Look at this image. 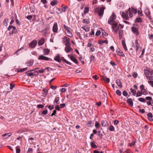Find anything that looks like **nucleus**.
<instances>
[{
  "mask_svg": "<svg viewBox=\"0 0 153 153\" xmlns=\"http://www.w3.org/2000/svg\"><path fill=\"white\" fill-rule=\"evenodd\" d=\"M130 18L132 17L133 16V15L131 12V11L130 10V8H129L128 9L125 13L123 12L122 14V16L123 17L125 18L126 20L128 19V17Z\"/></svg>",
  "mask_w": 153,
  "mask_h": 153,
  "instance_id": "1",
  "label": "nucleus"
},
{
  "mask_svg": "<svg viewBox=\"0 0 153 153\" xmlns=\"http://www.w3.org/2000/svg\"><path fill=\"white\" fill-rule=\"evenodd\" d=\"M116 16L114 12L112 13V15L109 19L108 21V23L109 24L111 25V22H113L114 21V20L116 19Z\"/></svg>",
  "mask_w": 153,
  "mask_h": 153,
  "instance_id": "2",
  "label": "nucleus"
},
{
  "mask_svg": "<svg viewBox=\"0 0 153 153\" xmlns=\"http://www.w3.org/2000/svg\"><path fill=\"white\" fill-rule=\"evenodd\" d=\"M63 39V43L65 44V45L71 46V44L70 42V39L67 37L65 36Z\"/></svg>",
  "mask_w": 153,
  "mask_h": 153,
  "instance_id": "3",
  "label": "nucleus"
},
{
  "mask_svg": "<svg viewBox=\"0 0 153 153\" xmlns=\"http://www.w3.org/2000/svg\"><path fill=\"white\" fill-rule=\"evenodd\" d=\"M37 43L36 40H34L29 44V46L32 48H34L36 45Z\"/></svg>",
  "mask_w": 153,
  "mask_h": 153,
  "instance_id": "4",
  "label": "nucleus"
},
{
  "mask_svg": "<svg viewBox=\"0 0 153 153\" xmlns=\"http://www.w3.org/2000/svg\"><path fill=\"white\" fill-rule=\"evenodd\" d=\"M68 56L69 59H70L75 63L77 64H78V63L77 59L74 56H71L69 55H68Z\"/></svg>",
  "mask_w": 153,
  "mask_h": 153,
  "instance_id": "5",
  "label": "nucleus"
},
{
  "mask_svg": "<svg viewBox=\"0 0 153 153\" xmlns=\"http://www.w3.org/2000/svg\"><path fill=\"white\" fill-rule=\"evenodd\" d=\"M38 59L40 60L48 61L50 60V59L43 55H41L39 56Z\"/></svg>",
  "mask_w": 153,
  "mask_h": 153,
  "instance_id": "6",
  "label": "nucleus"
},
{
  "mask_svg": "<svg viewBox=\"0 0 153 153\" xmlns=\"http://www.w3.org/2000/svg\"><path fill=\"white\" fill-rule=\"evenodd\" d=\"M65 48V51L66 53H68L70 52L71 51L73 50V49L70 47L71 46L67 45L66 46Z\"/></svg>",
  "mask_w": 153,
  "mask_h": 153,
  "instance_id": "7",
  "label": "nucleus"
},
{
  "mask_svg": "<svg viewBox=\"0 0 153 153\" xmlns=\"http://www.w3.org/2000/svg\"><path fill=\"white\" fill-rule=\"evenodd\" d=\"M71 29H68L66 30H65V33L67 36L69 37H72L73 36V34L71 32L70 30Z\"/></svg>",
  "mask_w": 153,
  "mask_h": 153,
  "instance_id": "8",
  "label": "nucleus"
},
{
  "mask_svg": "<svg viewBox=\"0 0 153 153\" xmlns=\"http://www.w3.org/2000/svg\"><path fill=\"white\" fill-rule=\"evenodd\" d=\"M53 32L57 33L58 31V25L56 22H55L53 27Z\"/></svg>",
  "mask_w": 153,
  "mask_h": 153,
  "instance_id": "9",
  "label": "nucleus"
},
{
  "mask_svg": "<svg viewBox=\"0 0 153 153\" xmlns=\"http://www.w3.org/2000/svg\"><path fill=\"white\" fill-rule=\"evenodd\" d=\"M105 8L103 7H102L98 10V14L100 16H102L104 13V11ZM98 11V10H97Z\"/></svg>",
  "mask_w": 153,
  "mask_h": 153,
  "instance_id": "10",
  "label": "nucleus"
},
{
  "mask_svg": "<svg viewBox=\"0 0 153 153\" xmlns=\"http://www.w3.org/2000/svg\"><path fill=\"white\" fill-rule=\"evenodd\" d=\"M134 99L132 100V99L129 98H128L126 102L128 104V105L131 107L133 106V102L132 101Z\"/></svg>",
  "mask_w": 153,
  "mask_h": 153,
  "instance_id": "11",
  "label": "nucleus"
},
{
  "mask_svg": "<svg viewBox=\"0 0 153 153\" xmlns=\"http://www.w3.org/2000/svg\"><path fill=\"white\" fill-rule=\"evenodd\" d=\"M144 12L145 14L147 16L148 18H149L150 19H151L150 13L149 9L146 10H145Z\"/></svg>",
  "mask_w": 153,
  "mask_h": 153,
  "instance_id": "12",
  "label": "nucleus"
},
{
  "mask_svg": "<svg viewBox=\"0 0 153 153\" xmlns=\"http://www.w3.org/2000/svg\"><path fill=\"white\" fill-rule=\"evenodd\" d=\"M148 116V118L149 121H153V119H152L153 116L152 113L149 112L147 114Z\"/></svg>",
  "mask_w": 153,
  "mask_h": 153,
  "instance_id": "13",
  "label": "nucleus"
},
{
  "mask_svg": "<svg viewBox=\"0 0 153 153\" xmlns=\"http://www.w3.org/2000/svg\"><path fill=\"white\" fill-rule=\"evenodd\" d=\"M132 30L135 34L137 35L139 34V33L138 32V30L137 28L135 27H132Z\"/></svg>",
  "mask_w": 153,
  "mask_h": 153,
  "instance_id": "14",
  "label": "nucleus"
},
{
  "mask_svg": "<svg viewBox=\"0 0 153 153\" xmlns=\"http://www.w3.org/2000/svg\"><path fill=\"white\" fill-rule=\"evenodd\" d=\"M60 61H62L66 64L69 65H71V64L70 62L67 61L66 60L64 59V57H60Z\"/></svg>",
  "mask_w": 153,
  "mask_h": 153,
  "instance_id": "15",
  "label": "nucleus"
},
{
  "mask_svg": "<svg viewBox=\"0 0 153 153\" xmlns=\"http://www.w3.org/2000/svg\"><path fill=\"white\" fill-rule=\"evenodd\" d=\"M45 42V39L42 38L38 42V45L39 46H41Z\"/></svg>",
  "mask_w": 153,
  "mask_h": 153,
  "instance_id": "16",
  "label": "nucleus"
},
{
  "mask_svg": "<svg viewBox=\"0 0 153 153\" xmlns=\"http://www.w3.org/2000/svg\"><path fill=\"white\" fill-rule=\"evenodd\" d=\"M135 43L136 44L135 46V48H136V52H137L138 51L139 48L138 41L137 39L135 40Z\"/></svg>",
  "mask_w": 153,
  "mask_h": 153,
  "instance_id": "17",
  "label": "nucleus"
},
{
  "mask_svg": "<svg viewBox=\"0 0 153 153\" xmlns=\"http://www.w3.org/2000/svg\"><path fill=\"white\" fill-rule=\"evenodd\" d=\"M132 12L134 14H136L137 13V10L136 7H134V6H132L131 7Z\"/></svg>",
  "mask_w": 153,
  "mask_h": 153,
  "instance_id": "18",
  "label": "nucleus"
},
{
  "mask_svg": "<svg viewBox=\"0 0 153 153\" xmlns=\"http://www.w3.org/2000/svg\"><path fill=\"white\" fill-rule=\"evenodd\" d=\"M119 39H121L123 37V30H119Z\"/></svg>",
  "mask_w": 153,
  "mask_h": 153,
  "instance_id": "19",
  "label": "nucleus"
},
{
  "mask_svg": "<svg viewBox=\"0 0 153 153\" xmlns=\"http://www.w3.org/2000/svg\"><path fill=\"white\" fill-rule=\"evenodd\" d=\"M116 83L119 87L121 88L122 87V83L119 79H117L116 81Z\"/></svg>",
  "mask_w": 153,
  "mask_h": 153,
  "instance_id": "20",
  "label": "nucleus"
},
{
  "mask_svg": "<svg viewBox=\"0 0 153 153\" xmlns=\"http://www.w3.org/2000/svg\"><path fill=\"white\" fill-rule=\"evenodd\" d=\"M60 57L59 55L58 54V55L55 57L54 59L59 62H61L60 61Z\"/></svg>",
  "mask_w": 153,
  "mask_h": 153,
  "instance_id": "21",
  "label": "nucleus"
},
{
  "mask_svg": "<svg viewBox=\"0 0 153 153\" xmlns=\"http://www.w3.org/2000/svg\"><path fill=\"white\" fill-rule=\"evenodd\" d=\"M48 93V90L46 88H44L42 90V94L46 96Z\"/></svg>",
  "mask_w": 153,
  "mask_h": 153,
  "instance_id": "22",
  "label": "nucleus"
},
{
  "mask_svg": "<svg viewBox=\"0 0 153 153\" xmlns=\"http://www.w3.org/2000/svg\"><path fill=\"white\" fill-rule=\"evenodd\" d=\"M87 126L90 127H92L94 125V123H92V121H89L87 124Z\"/></svg>",
  "mask_w": 153,
  "mask_h": 153,
  "instance_id": "23",
  "label": "nucleus"
},
{
  "mask_svg": "<svg viewBox=\"0 0 153 153\" xmlns=\"http://www.w3.org/2000/svg\"><path fill=\"white\" fill-rule=\"evenodd\" d=\"M50 51V50L48 49H44L43 50V51L45 55H48Z\"/></svg>",
  "mask_w": 153,
  "mask_h": 153,
  "instance_id": "24",
  "label": "nucleus"
},
{
  "mask_svg": "<svg viewBox=\"0 0 153 153\" xmlns=\"http://www.w3.org/2000/svg\"><path fill=\"white\" fill-rule=\"evenodd\" d=\"M91 146L94 148H97V146L95 144V142L94 141H93L92 142H91L90 143Z\"/></svg>",
  "mask_w": 153,
  "mask_h": 153,
  "instance_id": "25",
  "label": "nucleus"
},
{
  "mask_svg": "<svg viewBox=\"0 0 153 153\" xmlns=\"http://www.w3.org/2000/svg\"><path fill=\"white\" fill-rule=\"evenodd\" d=\"M122 44L124 49L126 51H127V48L125 42L124 40H122Z\"/></svg>",
  "mask_w": 153,
  "mask_h": 153,
  "instance_id": "26",
  "label": "nucleus"
},
{
  "mask_svg": "<svg viewBox=\"0 0 153 153\" xmlns=\"http://www.w3.org/2000/svg\"><path fill=\"white\" fill-rule=\"evenodd\" d=\"M57 3V1L56 0H53L51 2L50 4L52 6H54Z\"/></svg>",
  "mask_w": 153,
  "mask_h": 153,
  "instance_id": "27",
  "label": "nucleus"
},
{
  "mask_svg": "<svg viewBox=\"0 0 153 153\" xmlns=\"http://www.w3.org/2000/svg\"><path fill=\"white\" fill-rule=\"evenodd\" d=\"M108 42V41L107 40L104 41L100 40L99 42V44L101 45L103 43H105L106 44H107Z\"/></svg>",
  "mask_w": 153,
  "mask_h": 153,
  "instance_id": "28",
  "label": "nucleus"
},
{
  "mask_svg": "<svg viewBox=\"0 0 153 153\" xmlns=\"http://www.w3.org/2000/svg\"><path fill=\"white\" fill-rule=\"evenodd\" d=\"M90 62H94L95 61V57L93 56V55L90 56Z\"/></svg>",
  "mask_w": 153,
  "mask_h": 153,
  "instance_id": "29",
  "label": "nucleus"
},
{
  "mask_svg": "<svg viewBox=\"0 0 153 153\" xmlns=\"http://www.w3.org/2000/svg\"><path fill=\"white\" fill-rule=\"evenodd\" d=\"M8 21V19L7 18L5 19L3 22V25L5 26H7V22Z\"/></svg>",
  "mask_w": 153,
  "mask_h": 153,
  "instance_id": "30",
  "label": "nucleus"
},
{
  "mask_svg": "<svg viewBox=\"0 0 153 153\" xmlns=\"http://www.w3.org/2000/svg\"><path fill=\"white\" fill-rule=\"evenodd\" d=\"M11 133H9L7 134L5 133V134H4L3 135H2V136H3V137H5L6 136V135H7V136L6 137H5L6 138H8V137H10L11 135Z\"/></svg>",
  "mask_w": 153,
  "mask_h": 153,
  "instance_id": "31",
  "label": "nucleus"
},
{
  "mask_svg": "<svg viewBox=\"0 0 153 153\" xmlns=\"http://www.w3.org/2000/svg\"><path fill=\"white\" fill-rule=\"evenodd\" d=\"M82 28L86 32H88L89 30V28L85 26H83Z\"/></svg>",
  "mask_w": 153,
  "mask_h": 153,
  "instance_id": "32",
  "label": "nucleus"
},
{
  "mask_svg": "<svg viewBox=\"0 0 153 153\" xmlns=\"http://www.w3.org/2000/svg\"><path fill=\"white\" fill-rule=\"evenodd\" d=\"M107 123V122L106 120H103L101 121V125L103 126H105Z\"/></svg>",
  "mask_w": 153,
  "mask_h": 153,
  "instance_id": "33",
  "label": "nucleus"
},
{
  "mask_svg": "<svg viewBox=\"0 0 153 153\" xmlns=\"http://www.w3.org/2000/svg\"><path fill=\"white\" fill-rule=\"evenodd\" d=\"M113 25L112 26L115 27V28H116L117 27L118 25V23L116 22H111V24Z\"/></svg>",
  "mask_w": 153,
  "mask_h": 153,
  "instance_id": "34",
  "label": "nucleus"
},
{
  "mask_svg": "<svg viewBox=\"0 0 153 153\" xmlns=\"http://www.w3.org/2000/svg\"><path fill=\"white\" fill-rule=\"evenodd\" d=\"M109 130L111 131H114L115 128L113 126L111 125L109 126Z\"/></svg>",
  "mask_w": 153,
  "mask_h": 153,
  "instance_id": "35",
  "label": "nucleus"
},
{
  "mask_svg": "<svg viewBox=\"0 0 153 153\" xmlns=\"http://www.w3.org/2000/svg\"><path fill=\"white\" fill-rule=\"evenodd\" d=\"M142 21V19L141 18H137L135 20V22H141Z\"/></svg>",
  "mask_w": 153,
  "mask_h": 153,
  "instance_id": "36",
  "label": "nucleus"
},
{
  "mask_svg": "<svg viewBox=\"0 0 153 153\" xmlns=\"http://www.w3.org/2000/svg\"><path fill=\"white\" fill-rule=\"evenodd\" d=\"M102 35L103 36H108V34L106 33L104 30H102Z\"/></svg>",
  "mask_w": 153,
  "mask_h": 153,
  "instance_id": "37",
  "label": "nucleus"
},
{
  "mask_svg": "<svg viewBox=\"0 0 153 153\" xmlns=\"http://www.w3.org/2000/svg\"><path fill=\"white\" fill-rule=\"evenodd\" d=\"M131 92L133 94L134 96H135L136 93V91H134L133 89L131 88L130 89Z\"/></svg>",
  "mask_w": 153,
  "mask_h": 153,
  "instance_id": "38",
  "label": "nucleus"
},
{
  "mask_svg": "<svg viewBox=\"0 0 153 153\" xmlns=\"http://www.w3.org/2000/svg\"><path fill=\"white\" fill-rule=\"evenodd\" d=\"M141 92L142 93V94L143 95H146L148 94V92L145 89H144L142 91H141Z\"/></svg>",
  "mask_w": 153,
  "mask_h": 153,
  "instance_id": "39",
  "label": "nucleus"
},
{
  "mask_svg": "<svg viewBox=\"0 0 153 153\" xmlns=\"http://www.w3.org/2000/svg\"><path fill=\"white\" fill-rule=\"evenodd\" d=\"M33 63V61H30L28 62H27L28 65L29 66H32Z\"/></svg>",
  "mask_w": 153,
  "mask_h": 153,
  "instance_id": "40",
  "label": "nucleus"
},
{
  "mask_svg": "<svg viewBox=\"0 0 153 153\" xmlns=\"http://www.w3.org/2000/svg\"><path fill=\"white\" fill-rule=\"evenodd\" d=\"M27 68H25L23 69H20L18 70V71L19 72H22L23 71H24L26 70H27Z\"/></svg>",
  "mask_w": 153,
  "mask_h": 153,
  "instance_id": "41",
  "label": "nucleus"
},
{
  "mask_svg": "<svg viewBox=\"0 0 153 153\" xmlns=\"http://www.w3.org/2000/svg\"><path fill=\"white\" fill-rule=\"evenodd\" d=\"M98 135L99 136L100 138L101 139H102V137L103 136V135L102 134L101 132L100 131H99L98 132Z\"/></svg>",
  "mask_w": 153,
  "mask_h": 153,
  "instance_id": "42",
  "label": "nucleus"
},
{
  "mask_svg": "<svg viewBox=\"0 0 153 153\" xmlns=\"http://www.w3.org/2000/svg\"><path fill=\"white\" fill-rule=\"evenodd\" d=\"M138 100L140 102H144L146 101L145 99L143 98H140L138 99Z\"/></svg>",
  "mask_w": 153,
  "mask_h": 153,
  "instance_id": "43",
  "label": "nucleus"
},
{
  "mask_svg": "<svg viewBox=\"0 0 153 153\" xmlns=\"http://www.w3.org/2000/svg\"><path fill=\"white\" fill-rule=\"evenodd\" d=\"M19 146H17L16 147V153H20V149L19 148Z\"/></svg>",
  "mask_w": 153,
  "mask_h": 153,
  "instance_id": "44",
  "label": "nucleus"
},
{
  "mask_svg": "<svg viewBox=\"0 0 153 153\" xmlns=\"http://www.w3.org/2000/svg\"><path fill=\"white\" fill-rule=\"evenodd\" d=\"M116 93L117 95L119 96H121V91L119 90H117Z\"/></svg>",
  "mask_w": 153,
  "mask_h": 153,
  "instance_id": "45",
  "label": "nucleus"
},
{
  "mask_svg": "<svg viewBox=\"0 0 153 153\" xmlns=\"http://www.w3.org/2000/svg\"><path fill=\"white\" fill-rule=\"evenodd\" d=\"M103 79L107 83H109L110 82V79L108 78H107L106 79L105 78V77L103 76Z\"/></svg>",
  "mask_w": 153,
  "mask_h": 153,
  "instance_id": "46",
  "label": "nucleus"
},
{
  "mask_svg": "<svg viewBox=\"0 0 153 153\" xmlns=\"http://www.w3.org/2000/svg\"><path fill=\"white\" fill-rule=\"evenodd\" d=\"M142 93L141 91L140 92H139V91H137L136 94V97L140 96L142 95Z\"/></svg>",
  "mask_w": 153,
  "mask_h": 153,
  "instance_id": "47",
  "label": "nucleus"
},
{
  "mask_svg": "<svg viewBox=\"0 0 153 153\" xmlns=\"http://www.w3.org/2000/svg\"><path fill=\"white\" fill-rule=\"evenodd\" d=\"M112 28L113 29L114 32L116 34H117L118 31L117 29H116V28H115V27H114L113 26H112Z\"/></svg>",
  "mask_w": 153,
  "mask_h": 153,
  "instance_id": "48",
  "label": "nucleus"
},
{
  "mask_svg": "<svg viewBox=\"0 0 153 153\" xmlns=\"http://www.w3.org/2000/svg\"><path fill=\"white\" fill-rule=\"evenodd\" d=\"M83 22L85 23L86 24H89L90 23V21L88 20V19H84L82 20Z\"/></svg>",
  "mask_w": 153,
  "mask_h": 153,
  "instance_id": "49",
  "label": "nucleus"
},
{
  "mask_svg": "<svg viewBox=\"0 0 153 153\" xmlns=\"http://www.w3.org/2000/svg\"><path fill=\"white\" fill-rule=\"evenodd\" d=\"M146 78L149 80H153V76H146Z\"/></svg>",
  "mask_w": 153,
  "mask_h": 153,
  "instance_id": "50",
  "label": "nucleus"
},
{
  "mask_svg": "<svg viewBox=\"0 0 153 153\" xmlns=\"http://www.w3.org/2000/svg\"><path fill=\"white\" fill-rule=\"evenodd\" d=\"M148 37L149 39H153V34H149L148 35Z\"/></svg>",
  "mask_w": 153,
  "mask_h": 153,
  "instance_id": "51",
  "label": "nucleus"
},
{
  "mask_svg": "<svg viewBox=\"0 0 153 153\" xmlns=\"http://www.w3.org/2000/svg\"><path fill=\"white\" fill-rule=\"evenodd\" d=\"M89 11V8L88 7H85L84 10V13H88Z\"/></svg>",
  "mask_w": 153,
  "mask_h": 153,
  "instance_id": "52",
  "label": "nucleus"
},
{
  "mask_svg": "<svg viewBox=\"0 0 153 153\" xmlns=\"http://www.w3.org/2000/svg\"><path fill=\"white\" fill-rule=\"evenodd\" d=\"M33 149L32 148H29L28 149L27 153H32Z\"/></svg>",
  "mask_w": 153,
  "mask_h": 153,
  "instance_id": "53",
  "label": "nucleus"
},
{
  "mask_svg": "<svg viewBox=\"0 0 153 153\" xmlns=\"http://www.w3.org/2000/svg\"><path fill=\"white\" fill-rule=\"evenodd\" d=\"M59 97H56L54 100V102H56L57 104H58V102L59 101Z\"/></svg>",
  "mask_w": 153,
  "mask_h": 153,
  "instance_id": "54",
  "label": "nucleus"
},
{
  "mask_svg": "<svg viewBox=\"0 0 153 153\" xmlns=\"http://www.w3.org/2000/svg\"><path fill=\"white\" fill-rule=\"evenodd\" d=\"M12 29H13V30H12V33L13 34V33H15L16 32V27L15 26H13Z\"/></svg>",
  "mask_w": 153,
  "mask_h": 153,
  "instance_id": "55",
  "label": "nucleus"
},
{
  "mask_svg": "<svg viewBox=\"0 0 153 153\" xmlns=\"http://www.w3.org/2000/svg\"><path fill=\"white\" fill-rule=\"evenodd\" d=\"M123 94L124 96L126 97L128 95L127 92L126 91H123Z\"/></svg>",
  "mask_w": 153,
  "mask_h": 153,
  "instance_id": "56",
  "label": "nucleus"
},
{
  "mask_svg": "<svg viewBox=\"0 0 153 153\" xmlns=\"http://www.w3.org/2000/svg\"><path fill=\"white\" fill-rule=\"evenodd\" d=\"M68 8V7L67 6H65L64 7H63V8L62 9H63V10H62L63 12H65L66 10Z\"/></svg>",
  "mask_w": 153,
  "mask_h": 153,
  "instance_id": "57",
  "label": "nucleus"
},
{
  "mask_svg": "<svg viewBox=\"0 0 153 153\" xmlns=\"http://www.w3.org/2000/svg\"><path fill=\"white\" fill-rule=\"evenodd\" d=\"M45 70V69H42L40 70H39L38 71H36V72H37L38 73H43L44 72Z\"/></svg>",
  "mask_w": 153,
  "mask_h": 153,
  "instance_id": "58",
  "label": "nucleus"
},
{
  "mask_svg": "<svg viewBox=\"0 0 153 153\" xmlns=\"http://www.w3.org/2000/svg\"><path fill=\"white\" fill-rule=\"evenodd\" d=\"M101 33L100 31L99 30H98L97 31L96 33V35L97 36H99Z\"/></svg>",
  "mask_w": 153,
  "mask_h": 153,
  "instance_id": "59",
  "label": "nucleus"
},
{
  "mask_svg": "<svg viewBox=\"0 0 153 153\" xmlns=\"http://www.w3.org/2000/svg\"><path fill=\"white\" fill-rule=\"evenodd\" d=\"M137 74L135 72H134L132 74V76L134 78H136V77H137Z\"/></svg>",
  "mask_w": 153,
  "mask_h": 153,
  "instance_id": "60",
  "label": "nucleus"
},
{
  "mask_svg": "<svg viewBox=\"0 0 153 153\" xmlns=\"http://www.w3.org/2000/svg\"><path fill=\"white\" fill-rule=\"evenodd\" d=\"M10 89H12L13 87L15 86V84H13L12 83H11L10 84Z\"/></svg>",
  "mask_w": 153,
  "mask_h": 153,
  "instance_id": "61",
  "label": "nucleus"
},
{
  "mask_svg": "<svg viewBox=\"0 0 153 153\" xmlns=\"http://www.w3.org/2000/svg\"><path fill=\"white\" fill-rule=\"evenodd\" d=\"M146 99L147 100L151 101L152 100V97H146Z\"/></svg>",
  "mask_w": 153,
  "mask_h": 153,
  "instance_id": "62",
  "label": "nucleus"
},
{
  "mask_svg": "<svg viewBox=\"0 0 153 153\" xmlns=\"http://www.w3.org/2000/svg\"><path fill=\"white\" fill-rule=\"evenodd\" d=\"M44 107V106L43 105H41V104H39V105H37V107L38 108H43V107Z\"/></svg>",
  "mask_w": 153,
  "mask_h": 153,
  "instance_id": "63",
  "label": "nucleus"
},
{
  "mask_svg": "<svg viewBox=\"0 0 153 153\" xmlns=\"http://www.w3.org/2000/svg\"><path fill=\"white\" fill-rule=\"evenodd\" d=\"M148 83L151 85L152 87H153V81H149Z\"/></svg>",
  "mask_w": 153,
  "mask_h": 153,
  "instance_id": "64",
  "label": "nucleus"
}]
</instances>
